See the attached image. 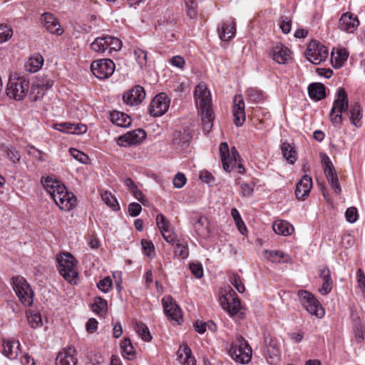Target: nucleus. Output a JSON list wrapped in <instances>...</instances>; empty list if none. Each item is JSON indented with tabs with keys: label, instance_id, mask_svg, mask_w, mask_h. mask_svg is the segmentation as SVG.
I'll return each mask as SVG.
<instances>
[{
	"label": "nucleus",
	"instance_id": "obj_48",
	"mask_svg": "<svg viewBox=\"0 0 365 365\" xmlns=\"http://www.w3.org/2000/svg\"><path fill=\"white\" fill-rule=\"evenodd\" d=\"M156 223L161 233L170 230V222L161 213L157 215Z\"/></svg>",
	"mask_w": 365,
	"mask_h": 365
},
{
	"label": "nucleus",
	"instance_id": "obj_6",
	"mask_svg": "<svg viewBox=\"0 0 365 365\" xmlns=\"http://www.w3.org/2000/svg\"><path fill=\"white\" fill-rule=\"evenodd\" d=\"M14 289L25 307L33 304L34 292L27 281L20 276L13 277Z\"/></svg>",
	"mask_w": 365,
	"mask_h": 365
},
{
	"label": "nucleus",
	"instance_id": "obj_61",
	"mask_svg": "<svg viewBox=\"0 0 365 365\" xmlns=\"http://www.w3.org/2000/svg\"><path fill=\"white\" fill-rule=\"evenodd\" d=\"M190 269L192 274L197 279L203 276V268L200 263L192 262L190 264Z\"/></svg>",
	"mask_w": 365,
	"mask_h": 365
},
{
	"label": "nucleus",
	"instance_id": "obj_58",
	"mask_svg": "<svg viewBox=\"0 0 365 365\" xmlns=\"http://www.w3.org/2000/svg\"><path fill=\"white\" fill-rule=\"evenodd\" d=\"M69 152L71 155L73 156V158H75L76 160L82 163H86L88 159L87 155L76 148H71Z\"/></svg>",
	"mask_w": 365,
	"mask_h": 365
},
{
	"label": "nucleus",
	"instance_id": "obj_37",
	"mask_svg": "<svg viewBox=\"0 0 365 365\" xmlns=\"http://www.w3.org/2000/svg\"><path fill=\"white\" fill-rule=\"evenodd\" d=\"M27 319L29 324L33 329L41 327L43 325L41 315L38 312H28Z\"/></svg>",
	"mask_w": 365,
	"mask_h": 365
},
{
	"label": "nucleus",
	"instance_id": "obj_9",
	"mask_svg": "<svg viewBox=\"0 0 365 365\" xmlns=\"http://www.w3.org/2000/svg\"><path fill=\"white\" fill-rule=\"evenodd\" d=\"M321 157L324 174L335 193L339 195L341 193V189L333 164L326 154L322 155Z\"/></svg>",
	"mask_w": 365,
	"mask_h": 365
},
{
	"label": "nucleus",
	"instance_id": "obj_50",
	"mask_svg": "<svg viewBox=\"0 0 365 365\" xmlns=\"http://www.w3.org/2000/svg\"><path fill=\"white\" fill-rule=\"evenodd\" d=\"M13 34L12 29L5 24H0V43L9 39Z\"/></svg>",
	"mask_w": 365,
	"mask_h": 365
},
{
	"label": "nucleus",
	"instance_id": "obj_7",
	"mask_svg": "<svg viewBox=\"0 0 365 365\" xmlns=\"http://www.w3.org/2000/svg\"><path fill=\"white\" fill-rule=\"evenodd\" d=\"M328 54V48L317 41H312L307 45L306 57L313 64L317 65L325 61Z\"/></svg>",
	"mask_w": 365,
	"mask_h": 365
},
{
	"label": "nucleus",
	"instance_id": "obj_41",
	"mask_svg": "<svg viewBox=\"0 0 365 365\" xmlns=\"http://www.w3.org/2000/svg\"><path fill=\"white\" fill-rule=\"evenodd\" d=\"M101 199L108 207L112 208L113 210L116 211L119 210L120 207L118 203V201L115 199V197L112 195L110 192L108 191L102 192Z\"/></svg>",
	"mask_w": 365,
	"mask_h": 365
},
{
	"label": "nucleus",
	"instance_id": "obj_3",
	"mask_svg": "<svg viewBox=\"0 0 365 365\" xmlns=\"http://www.w3.org/2000/svg\"><path fill=\"white\" fill-rule=\"evenodd\" d=\"M229 355L236 362L245 364L252 359V349L242 336H237L235 341L230 345Z\"/></svg>",
	"mask_w": 365,
	"mask_h": 365
},
{
	"label": "nucleus",
	"instance_id": "obj_64",
	"mask_svg": "<svg viewBox=\"0 0 365 365\" xmlns=\"http://www.w3.org/2000/svg\"><path fill=\"white\" fill-rule=\"evenodd\" d=\"M186 181L185 175L181 173H178L173 178V185L176 188H181L185 185Z\"/></svg>",
	"mask_w": 365,
	"mask_h": 365
},
{
	"label": "nucleus",
	"instance_id": "obj_49",
	"mask_svg": "<svg viewBox=\"0 0 365 365\" xmlns=\"http://www.w3.org/2000/svg\"><path fill=\"white\" fill-rule=\"evenodd\" d=\"M265 257L272 262H279L285 256L283 252L273 250V251H265Z\"/></svg>",
	"mask_w": 365,
	"mask_h": 365
},
{
	"label": "nucleus",
	"instance_id": "obj_22",
	"mask_svg": "<svg viewBox=\"0 0 365 365\" xmlns=\"http://www.w3.org/2000/svg\"><path fill=\"white\" fill-rule=\"evenodd\" d=\"M272 59L279 64H285L290 58L289 49L282 43L273 46L271 51Z\"/></svg>",
	"mask_w": 365,
	"mask_h": 365
},
{
	"label": "nucleus",
	"instance_id": "obj_42",
	"mask_svg": "<svg viewBox=\"0 0 365 365\" xmlns=\"http://www.w3.org/2000/svg\"><path fill=\"white\" fill-rule=\"evenodd\" d=\"M37 85V88H42L46 91L52 88L53 85V81L48 78V76H38L35 83Z\"/></svg>",
	"mask_w": 365,
	"mask_h": 365
},
{
	"label": "nucleus",
	"instance_id": "obj_8",
	"mask_svg": "<svg viewBox=\"0 0 365 365\" xmlns=\"http://www.w3.org/2000/svg\"><path fill=\"white\" fill-rule=\"evenodd\" d=\"M115 68V63L109 58L94 61L91 65L92 73L99 79L109 78L113 73Z\"/></svg>",
	"mask_w": 365,
	"mask_h": 365
},
{
	"label": "nucleus",
	"instance_id": "obj_13",
	"mask_svg": "<svg viewBox=\"0 0 365 365\" xmlns=\"http://www.w3.org/2000/svg\"><path fill=\"white\" fill-rule=\"evenodd\" d=\"M52 199L56 205L63 210H71L76 205V198L73 193L68 192L66 189L65 191L57 192Z\"/></svg>",
	"mask_w": 365,
	"mask_h": 365
},
{
	"label": "nucleus",
	"instance_id": "obj_56",
	"mask_svg": "<svg viewBox=\"0 0 365 365\" xmlns=\"http://www.w3.org/2000/svg\"><path fill=\"white\" fill-rule=\"evenodd\" d=\"M113 282L110 277L101 279L97 284V287L102 292L107 293L112 287Z\"/></svg>",
	"mask_w": 365,
	"mask_h": 365
},
{
	"label": "nucleus",
	"instance_id": "obj_28",
	"mask_svg": "<svg viewBox=\"0 0 365 365\" xmlns=\"http://www.w3.org/2000/svg\"><path fill=\"white\" fill-rule=\"evenodd\" d=\"M110 120L117 126L127 128L131 124V118L127 114L114 110L110 114Z\"/></svg>",
	"mask_w": 365,
	"mask_h": 365
},
{
	"label": "nucleus",
	"instance_id": "obj_16",
	"mask_svg": "<svg viewBox=\"0 0 365 365\" xmlns=\"http://www.w3.org/2000/svg\"><path fill=\"white\" fill-rule=\"evenodd\" d=\"M312 188V179L308 175H304L297 183L295 195L297 200H304L309 195Z\"/></svg>",
	"mask_w": 365,
	"mask_h": 365
},
{
	"label": "nucleus",
	"instance_id": "obj_60",
	"mask_svg": "<svg viewBox=\"0 0 365 365\" xmlns=\"http://www.w3.org/2000/svg\"><path fill=\"white\" fill-rule=\"evenodd\" d=\"M346 220L350 223H354L357 220L358 212L357 209L354 207H351L346 209L345 212Z\"/></svg>",
	"mask_w": 365,
	"mask_h": 365
},
{
	"label": "nucleus",
	"instance_id": "obj_51",
	"mask_svg": "<svg viewBox=\"0 0 365 365\" xmlns=\"http://www.w3.org/2000/svg\"><path fill=\"white\" fill-rule=\"evenodd\" d=\"M187 9V14L191 19L197 16V2L195 0H184Z\"/></svg>",
	"mask_w": 365,
	"mask_h": 365
},
{
	"label": "nucleus",
	"instance_id": "obj_53",
	"mask_svg": "<svg viewBox=\"0 0 365 365\" xmlns=\"http://www.w3.org/2000/svg\"><path fill=\"white\" fill-rule=\"evenodd\" d=\"M43 59L41 56H37L34 57H31L29 60V63L32 68L29 71L31 72L37 71L43 65Z\"/></svg>",
	"mask_w": 365,
	"mask_h": 365
},
{
	"label": "nucleus",
	"instance_id": "obj_33",
	"mask_svg": "<svg viewBox=\"0 0 365 365\" xmlns=\"http://www.w3.org/2000/svg\"><path fill=\"white\" fill-rule=\"evenodd\" d=\"M281 150L284 158L291 164H294L297 160V154L294 147L288 143H282Z\"/></svg>",
	"mask_w": 365,
	"mask_h": 365
},
{
	"label": "nucleus",
	"instance_id": "obj_46",
	"mask_svg": "<svg viewBox=\"0 0 365 365\" xmlns=\"http://www.w3.org/2000/svg\"><path fill=\"white\" fill-rule=\"evenodd\" d=\"M229 281L240 293H243L245 291V287L239 274L236 273L230 274Z\"/></svg>",
	"mask_w": 365,
	"mask_h": 365
},
{
	"label": "nucleus",
	"instance_id": "obj_11",
	"mask_svg": "<svg viewBox=\"0 0 365 365\" xmlns=\"http://www.w3.org/2000/svg\"><path fill=\"white\" fill-rule=\"evenodd\" d=\"M146 138L145 132L142 129H136L120 135L117 139V144L120 146H129L140 144Z\"/></svg>",
	"mask_w": 365,
	"mask_h": 365
},
{
	"label": "nucleus",
	"instance_id": "obj_5",
	"mask_svg": "<svg viewBox=\"0 0 365 365\" xmlns=\"http://www.w3.org/2000/svg\"><path fill=\"white\" fill-rule=\"evenodd\" d=\"M29 86V81L24 78H10L6 93L10 98L21 101L26 96Z\"/></svg>",
	"mask_w": 365,
	"mask_h": 365
},
{
	"label": "nucleus",
	"instance_id": "obj_35",
	"mask_svg": "<svg viewBox=\"0 0 365 365\" xmlns=\"http://www.w3.org/2000/svg\"><path fill=\"white\" fill-rule=\"evenodd\" d=\"M92 51L99 53H104L106 51L108 52L107 41L106 36L97 37L90 45Z\"/></svg>",
	"mask_w": 365,
	"mask_h": 365
},
{
	"label": "nucleus",
	"instance_id": "obj_52",
	"mask_svg": "<svg viewBox=\"0 0 365 365\" xmlns=\"http://www.w3.org/2000/svg\"><path fill=\"white\" fill-rule=\"evenodd\" d=\"M134 55L139 66L142 68L147 64V52L140 48L134 51Z\"/></svg>",
	"mask_w": 365,
	"mask_h": 365
},
{
	"label": "nucleus",
	"instance_id": "obj_26",
	"mask_svg": "<svg viewBox=\"0 0 365 365\" xmlns=\"http://www.w3.org/2000/svg\"><path fill=\"white\" fill-rule=\"evenodd\" d=\"M309 97L314 101H320L326 97V87L321 83H312L308 86Z\"/></svg>",
	"mask_w": 365,
	"mask_h": 365
},
{
	"label": "nucleus",
	"instance_id": "obj_32",
	"mask_svg": "<svg viewBox=\"0 0 365 365\" xmlns=\"http://www.w3.org/2000/svg\"><path fill=\"white\" fill-rule=\"evenodd\" d=\"M219 36L222 41H228L231 39L235 34L236 27L235 22L230 24L224 23L222 25L221 31L219 29Z\"/></svg>",
	"mask_w": 365,
	"mask_h": 365
},
{
	"label": "nucleus",
	"instance_id": "obj_39",
	"mask_svg": "<svg viewBox=\"0 0 365 365\" xmlns=\"http://www.w3.org/2000/svg\"><path fill=\"white\" fill-rule=\"evenodd\" d=\"M247 99L250 102L259 103L263 101L264 96L261 91L250 88L246 91Z\"/></svg>",
	"mask_w": 365,
	"mask_h": 365
},
{
	"label": "nucleus",
	"instance_id": "obj_29",
	"mask_svg": "<svg viewBox=\"0 0 365 365\" xmlns=\"http://www.w3.org/2000/svg\"><path fill=\"white\" fill-rule=\"evenodd\" d=\"M273 230L276 234L288 236L292 234L294 228L292 225L285 220H276L272 225Z\"/></svg>",
	"mask_w": 365,
	"mask_h": 365
},
{
	"label": "nucleus",
	"instance_id": "obj_40",
	"mask_svg": "<svg viewBox=\"0 0 365 365\" xmlns=\"http://www.w3.org/2000/svg\"><path fill=\"white\" fill-rule=\"evenodd\" d=\"M220 153L221 157V160L222 163V167L225 170H230V168L229 165V163H227V156H230L229 147L227 143L223 142L220 145Z\"/></svg>",
	"mask_w": 365,
	"mask_h": 365
},
{
	"label": "nucleus",
	"instance_id": "obj_19",
	"mask_svg": "<svg viewBox=\"0 0 365 365\" xmlns=\"http://www.w3.org/2000/svg\"><path fill=\"white\" fill-rule=\"evenodd\" d=\"M19 341L2 340L1 353L9 359H16L21 352Z\"/></svg>",
	"mask_w": 365,
	"mask_h": 365
},
{
	"label": "nucleus",
	"instance_id": "obj_30",
	"mask_svg": "<svg viewBox=\"0 0 365 365\" xmlns=\"http://www.w3.org/2000/svg\"><path fill=\"white\" fill-rule=\"evenodd\" d=\"M349 52L345 48H340L336 52H331V63L335 68H341L346 61Z\"/></svg>",
	"mask_w": 365,
	"mask_h": 365
},
{
	"label": "nucleus",
	"instance_id": "obj_45",
	"mask_svg": "<svg viewBox=\"0 0 365 365\" xmlns=\"http://www.w3.org/2000/svg\"><path fill=\"white\" fill-rule=\"evenodd\" d=\"M92 308L96 313L103 314L107 310V301L100 297H96Z\"/></svg>",
	"mask_w": 365,
	"mask_h": 365
},
{
	"label": "nucleus",
	"instance_id": "obj_15",
	"mask_svg": "<svg viewBox=\"0 0 365 365\" xmlns=\"http://www.w3.org/2000/svg\"><path fill=\"white\" fill-rule=\"evenodd\" d=\"M145 96L144 88L140 86H136L123 94V100L125 104L133 106L140 104Z\"/></svg>",
	"mask_w": 365,
	"mask_h": 365
},
{
	"label": "nucleus",
	"instance_id": "obj_36",
	"mask_svg": "<svg viewBox=\"0 0 365 365\" xmlns=\"http://www.w3.org/2000/svg\"><path fill=\"white\" fill-rule=\"evenodd\" d=\"M175 256L182 259H186L189 256V249L187 243L182 239H180L175 245Z\"/></svg>",
	"mask_w": 365,
	"mask_h": 365
},
{
	"label": "nucleus",
	"instance_id": "obj_43",
	"mask_svg": "<svg viewBox=\"0 0 365 365\" xmlns=\"http://www.w3.org/2000/svg\"><path fill=\"white\" fill-rule=\"evenodd\" d=\"M105 36L107 41L108 53H110L112 51H117L121 48L122 43L119 38L110 35Z\"/></svg>",
	"mask_w": 365,
	"mask_h": 365
},
{
	"label": "nucleus",
	"instance_id": "obj_4",
	"mask_svg": "<svg viewBox=\"0 0 365 365\" xmlns=\"http://www.w3.org/2000/svg\"><path fill=\"white\" fill-rule=\"evenodd\" d=\"M297 296L302 307L310 314L319 319L324 317V309L317 299L311 292L301 289L297 292Z\"/></svg>",
	"mask_w": 365,
	"mask_h": 365
},
{
	"label": "nucleus",
	"instance_id": "obj_34",
	"mask_svg": "<svg viewBox=\"0 0 365 365\" xmlns=\"http://www.w3.org/2000/svg\"><path fill=\"white\" fill-rule=\"evenodd\" d=\"M194 227L197 233L202 237H206L210 234L208 228V221L206 218L199 217L197 221L194 223Z\"/></svg>",
	"mask_w": 365,
	"mask_h": 365
},
{
	"label": "nucleus",
	"instance_id": "obj_2",
	"mask_svg": "<svg viewBox=\"0 0 365 365\" xmlns=\"http://www.w3.org/2000/svg\"><path fill=\"white\" fill-rule=\"evenodd\" d=\"M58 272L61 275L71 284H76L78 276L76 259L70 253H63L58 256Z\"/></svg>",
	"mask_w": 365,
	"mask_h": 365
},
{
	"label": "nucleus",
	"instance_id": "obj_1",
	"mask_svg": "<svg viewBox=\"0 0 365 365\" xmlns=\"http://www.w3.org/2000/svg\"><path fill=\"white\" fill-rule=\"evenodd\" d=\"M348 108L347 94L343 88H340L337 91V98L334 100L329 113L330 120L334 126L339 127L342 124L343 113H346L349 115L352 125L356 127L361 125L360 121L362 118V113L360 105L356 103L351 106L349 110H348Z\"/></svg>",
	"mask_w": 365,
	"mask_h": 365
},
{
	"label": "nucleus",
	"instance_id": "obj_59",
	"mask_svg": "<svg viewBox=\"0 0 365 365\" xmlns=\"http://www.w3.org/2000/svg\"><path fill=\"white\" fill-rule=\"evenodd\" d=\"M240 158V155L237 151L234 149L232 150V154L230 156H227V163H229V165L230 168V170H226L227 172H231L235 168L237 167V158Z\"/></svg>",
	"mask_w": 365,
	"mask_h": 365
},
{
	"label": "nucleus",
	"instance_id": "obj_21",
	"mask_svg": "<svg viewBox=\"0 0 365 365\" xmlns=\"http://www.w3.org/2000/svg\"><path fill=\"white\" fill-rule=\"evenodd\" d=\"M44 28L51 34L61 35L63 29L58 20L50 13H45L41 16Z\"/></svg>",
	"mask_w": 365,
	"mask_h": 365
},
{
	"label": "nucleus",
	"instance_id": "obj_23",
	"mask_svg": "<svg viewBox=\"0 0 365 365\" xmlns=\"http://www.w3.org/2000/svg\"><path fill=\"white\" fill-rule=\"evenodd\" d=\"M201 113V119L203 126V130L208 133L212 127L214 115L212 110L211 104H207L197 107Z\"/></svg>",
	"mask_w": 365,
	"mask_h": 365
},
{
	"label": "nucleus",
	"instance_id": "obj_63",
	"mask_svg": "<svg viewBox=\"0 0 365 365\" xmlns=\"http://www.w3.org/2000/svg\"><path fill=\"white\" fill-rule=\"evenodd\" d=\"M163 239L169 244L175 245L180 239H178L177 235L171 232L170 230L162 233Z\"/></svg>",
	"mask_w": 365,
	"mask_h": 365
},
{
	"label": "nucleus",
	"instance_id": "obj_12",
	"mask_svg": "<svg viewBox=\"0 0 365 365\" xmlns=\"http://www.w3.org/2000/svg\"><path fill=\"white\" fill-rule=\"evenodd\" d=\"M163 305L164 312L168 318L177 324H180L182 321L181 310L173 298L171 297L163 298Z\"/></svg>",
	"mask_w": 365,
	"mask_h": 365
},
{
	"label": "nucleus",
	"instance_id": "obj_54",
	"mask_svg": "<svg viewBox=\"0 0 365 365\" xmlns=\"http://www.w3.org/2000/svg\"><path fill=\"white\" fill-rule=\"evenodd\" d=\"M141 245L143 249L145 252V254L150 258H153L155 255V247L152 242L148 241L146 240H142Z\"/></svg>",
	"mask_w": 365,
	"mask_h": 365
},
{
	"label": "nucleus",
	"instance_id": "obj_47",
	"mask_svg": "<svg viewBox=\"0 0 365 365\" xmlns=\"http://www.w3.org/2000/svg\"><path fill=\"white\" fill-rule=\"evenodd\" d=\"M267 351L272 358L274 356H278L279 355L280 348L275 339H270L269 344L267 346Z\"/></svg>",
	"mask_w": 365,
	"mask_h": 365
},
{
	"label": "nucleus",
	"instance_id": "obj_44",
	"mask_svg": "<svg viewBox=\"0 0 365 365\" xmlns=\"http://www.w3.org/2000/svg\"><path fill=\"white\" fill-rule=\"evenodd\" d=\"M123 354L125 357L130 359L133 357L135 353L134 348L130 339L125 338L120 343Z\"/></svg>",
	"mask_w": 365,
	"mask_h": 365
},
{
	"label": "nucleus",
	"instance_id": "obj_57",
	"mask_svg": "<svg viewBox=\"0 0 365 365\" xmlns=\"http://www.w3.org/2000/svg\"><path fill=\"white\" fill-rule=\"evenodd\" d=\"M279 26L284 34H289L291 31L292 19L287 16H282Z\"/></svg>",
	"mask_w": 365,
	"mask_h": 365
},
{
	"label": "nucleus",
	"instance_id": "obj_25",
	"mask_svg": "<svg viewBox=\"0 0 365 365\" xmlns=\"http://www.w3.org/2000/svg\"><path fill=\"white\" fill-rule=\"evenodd\" d=\"M359 24L356 17L348 14H344L339 19V27L347 33H353Z\"/></svg>",
	"mask_w": 365,
	"mask_h": 365
},
{
	"label": "nucleus",
	"instance_id": "obj_20",
	"mask_svg": "<svg viewBox=\"0 0 365 365\" xmlns=\"http://www.w3.org/2000/svg\"><path fill=\"white\" fill-rule=\"evenodd\" d=\"M41 182L51 197L54 196L57 192L66 190V186L63 183L51 176L42 177Z\"/></svg>",
	"mask_w": 365,
	"mask_h": 365
},
{
	"label": "nucleus",
	"instance_id": "obj_27",
	"mask_svg": "<svg viewBox=\"0 0 365 365\" xmlns=\"http://www.w3.org/2000/svg\"><path fill=\"white\" fill-rule=\"evenodd\" d=\"M177 355L183 365H195V359L192 356L191 349L187 344H182L180 346Z\"/></svg>",
	"mask_w": 365,
	"mask_h": 365
},
{
	"label": "nucleus",
	"instance_id": "obj_55",
	"mask_svg": "<svg viewBox=\"0 0 365 365\" xmlns=\"http://www.w3.org/2000/svg\"><path fill=\"white\" fill-rule=\"evenodd\" d=\"M46 93V90L42 88H37V85L34 83L31 86V96L33 101H37L41 98Z\"/></svg>",
	"mask_w": 365,
	"mask_h": 365
},
{
	"label": "nucleus",
	"instance_id": "obj_31",
	"mask_svg": "<svg viewBox=\"0 0 365 365\" xmlns=\"http://www.w3.org/2000/svg\"><path fill=\"white\" fill-rule=\"evenodd\" d=\"M225 299L227 301V305L224 308L227 310L231 316L237 314L240 311L241 304L236 294L233 292L229 297H226Z\"/></svg>",
	"mask_w": 365,
	"mask_h": 365
},
{
	"label": "nucleus",
	"instance_id": "obj_10",
	"mask_svg": "<svg viewBox=\"0 0 365 365\" xmlns=\"http://www.w3.org/2000/svg\"><path fill=\"white\" fill-rule=\"evenodd\" d=\"M169 106V98L165 93H161L152 100L149 108L150 114L153 117L161 116L167 112Z\"/></svg>",
	"mask_w": 365,
	"mask_h": 365
},
{
	"label": "nucleus",
	"instance_id": "obj_18",
	"mask_svg": "<svg viewBox=\"0 0 365 365\" xmlns=\"http://www.w3.org/2000/svg\"><path fill=\"white\" fill-rule=\"evenodd\" d=\"M194 96L197 107L211 104L212 99L210 93L205 83L200 82L195 87Z\"/></svg>",
	"mask_w": 365,
	"mask_h": 365
},
{
	"label": "nucleus",
	"instance_id": "obj_14",
	"mask_svg": "<svg viewBox=\"0 0 365 365\" xmlns=\"http://www.w3.org/2000/svg\"><path fill=\"white\" fill-rule=\"evenodd\" d=\"M245 102L242 96L236 95L233 98L232 113L234 116V123L236 126H242L246 119L245 112Z\"/></svg>",
	"mask_w": 365,
	"mask_h": 365
},
{
	"label": "nucleus",
	"instance_id": "obj_38",
	"mask_svg": "<svg viewBox=\"0 0 365 365\" xmlns=\"http://www.w3.org/2000/svg\"><path fill=\"white\" fill-rule=\"evenodd\" d=\"M135 330L143 341H150L152 339L149 329L144 323L136 322L135 324Z\"/></svg>",
	"mask_w": 365,
	"mask_h": 365
},
{
	"label": "nucleus",
	"instance_id": "obj_24",
	"mask_svg": "<svg viewBox=\"0 0 365 365\" xmlns=\"http://www.w3.org/2000/svg\"><path fill=\"white\" fill-rule=\"evenodd\" d=\"M192 135L188 130L175 131L173 136V145L175 149L183 150L188 147Z\"/></svg>",
	"mask_w": 365,
	"mask_h": 365
},
{
	"label": "nucleus",
	"instance_id": "obj_62",
	"mask_svg": "<svg viewBox=\"0 0 365 365\" xmlns=\"http://www.w3.org/2000/svg\"><path fill=\"white\" fill-rule=\"evenodd\" d=\"M199 178L202 182L209 185H213L215 181V177L212 175V174L205 170L200 171Z\"/></svg>",
	"mask_w": 365,
	"mask_h": 365
},
{
	"label": "nucleus",
	"instance_id": "obj_17",
	"mask_svg": "<svg viewBox=\"0 0 365 365\" xmlns=\"http://www.w3.org/2000/svg\"><path fill=\"white\" fill-rule=\"evenodd\" d=\"M76 350L74 346H70L67 349L60 351L56 356V365H78L76 356Z\"/></svg>",
	"mask_w": 365,
	"mask_h": 365
}]
</instances>
